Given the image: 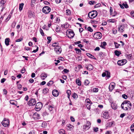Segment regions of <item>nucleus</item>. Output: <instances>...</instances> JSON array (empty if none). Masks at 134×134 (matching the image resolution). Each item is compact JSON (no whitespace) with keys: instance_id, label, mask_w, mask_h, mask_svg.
Here are the masks:
<instances>
[{"instance_id":"nucleus-1","label":"nucleus","mask_w":134,"mask_h":134,"mask_svg":"<svg viewBox=\"0 0 134 134\" xmlns=\"http://www.w3.org/2000/svg\"><path fill=\"white\" fill-rule=\"evenodd\" d=\"M131 106L132 104L130 102L127 100L124 101L121 105V108L125 110H130Z\"/></svg>"},{"instance_id":"nucleus-2","label":"nucleus","mask_w":134,"mask_h":134,"mask_svg":"<svg viewBox=\"0 0 134 134\" xmlns=\"http://www.w3.org/2000/svg\"><path fill=\"white\" fill-rule=\"evenodd\" d=\"M31 116H32L33 118L35 120L38 119L39 118L40 115L36 113H34L32 111H30L29 113Z\"/></svg>"},{"instance_id":"nucleus-3","label":"nucleus","mask_w":134,"mask_h":134,"mask_svg":"<svg viewBox=\"0 0 134 134\" xmlns=\"http://www.w3.org/2000/svg\"><path fill=\"white\" fill-rule=\"evenodd\" d=\"M43 12L45 14L49 13L51 11V8L50 7L45 6L42 9Z\"/></svg>"},{"instance_id":"nucleus-4","label":"nucleus","mask_w":134,"mask_h":134,"mask_svg":"<svg viewBox=\"0 0 134 134\" xmlns=\"http://www.w3.org/2000/svg\"><path fill=\"white\" fill-rule=\"evenodd\" d=\"M42 107V104L40 102L37 103L35 107V109L37 111H39Z\"/></svg>"},{"instance_id":"nucleus-5","label":"nucleus","mask_w":134,"mask_h":134,"mask_svg":"<svg viewBox=\"0 0 134 134\" xmlns=\"http://www.w3.org/2000/svg\"><path fill=\"white\" fill-rule=\"evenodd\" d=\"M9 122L8 120L4 118L2 122V124L4 127L8 126L9 124Z\"/></svg>"},{"instance_id":"nucleus-6","label":"nucleus","mask_w":134,"mask_h":134,"mask_svg":"<svg viewBox=\"0 0 134 134\" xmlns=\"http://www.w3.org/2000/svg\"><path fill=\"white\" fill-rule=\"evenodd\" d=\"M102 34L99 32L95 33L93 35V36L94 38L96 39H100L102 37Z\"/></svg>"},{"instance_id":"nucleus-7","label":"nucleus","mask_w":134,"mask_h":134,"mask_svg":"<svg viewBox=\"0 0 134 134\" xmlns=\"http://www.w3.org/2000/svg\"><path fill=\"white\" fill-rule=\"evenodd\" d=\"M91 124V123L89 121H87L86 124L83 126V129L85 130L88 129L90 128Z\"/></svg>"},{"instance_id":"nucleus-8","label":"nucleus","mask_w":134,"mask_h":134,"mask_svg":"<svg viewBox=\"0 0 134 134\" xmlns=\"http://www.w3.org/2000/svg\"><path fill=\"white\" fill-rule=\"evenodd\" d=\"M127 60L124 59L122 60H118V64L120 66H121L125 64L127 62Z\"/></svg>"},{"instance_id":"nucleus-9","label":"nucleus","mask_w":134,"mask_h":134,"mask_svg":"<svg viewBox=\"0 0 134 134\" xmlns=\"http://www.w3.org/2000/svg\"><path fill=\"white\" fill-rule=\"evenodd\" d=\"M36 103V100L33 99H30L28 102V104L30 106H33L35 105Z\"/></svg>"},{"instance_id":"nucleus-10","label":"nucleus","mask_w":134,"mask_h":134,"mask_svg":"<svg viewBox=\"0 0 134 134\" xmlns=\"http://www.w3.org/2000/svg\"><path fill=\"white\" fill-rule=\"evenodd\" d=\"M48 108L49 110L52 113H53V111L55 109L54 106L53 104L49 105L48 107Z\"/></svg>"},{"instance_id":"nucleus-11","label":"nucleus","mask_w":134,"mask_h":134,"mask_svg":"<svg viewBox=\"0 0 134 134\" xmlns=\"http://www.w3.org/2000/svg\"><path fill=\"white\" fill-rule=\"evenodd\" d=\"M55 51L58 54H60L62 52L61 47L59 46H57L54 49Z\"/></svg>"},{"instance_id":"nucleus-12","label":"nucleus","mask_w":134,"mask_h":134,"mask_svg":"<svg viewBox=\"0 0 134 134\" xmlns=\"http://www.w3.org/2000/svg\"><path fill=\"white\" fill-rule=\"evenodd\" d=\"M74 35V32L72 31L69 32V33L67 34V36L70 38H72Z\"/></svg>"},{"instance_id":"nucleus-13","label":"nucleus","mask_w":134,"mask_h":134,"mask_svg":"<svg viewBox=\"0 0 134 134\" xmlns=\"http://www.w3.org/2000/svg\"><path fill=\"white\" fill-rule=\"evenodd\" d=\"M102 116L105 119H108L109 118V115L108 112H105L103 113L102 115Z\"/></svg>"},{"instance_id":"nucleus-14","label":"nucleus","mask_w":134,"mask_h":134,"mask_svg":"<svg viewBox=\"0 0 134 134\" xmlns=\"http://www.w3.org/2000/svg\"><path fill=\"white\" fill-rule=\"evenodd\" d=\"M93 12H94L95 13H90V14H91V17H90L91 18H94L95 17H96L97 15V13L96 10L93 11ZM90 14V13L88 14V15H89Z\"/></svg>"},{"instance_id":"nucleus-15","label":"nucleus","mask_w":134,"mask_h":134,"mask_svg":"<svg viewBox=\"0 0 134 134\" xmlns=\"http://www.w3.org/2000/svg\"><path fill=\"white\" fill-rule=\"evenodd\" d=\"M119 5L121 8L122 9L124 8V6L126 8H128L129 7V6L126 3H122V5L121 4H119Z\"/></svg>"},{"instance_id":"nucleus-16","label":"nucleus","mask_w":134,"mask_h":134,"mask_svg":"<svg viewBox=\"0 0 134 134\" xmlns=\"http://www.w3.org/2000/svg\"><path fill=\"white\" fill-rule=\"evenodd\" d=\"M52 93L54 97L57 96L59 94L58 91L56 90H53Z\"/></svg>"},{"instance_id":"nucleus-17","label":"nucleus","mask_w":134,"mask_h":134,"mask_svg":"<svg viewBox=\"0 0 134 134\" xmlns=\"http://www.w3.org/2000/svg\"><path fill=\"white\" fill-rule=\"evenodd\" d=\"M47 76V74L45 73H42L41 75V78L42 79L44 80Z\"/></svg>"},{"instance_id":"nucleus-18","label":"nucleus","mask_w":134,"mask_h":134,"mask_svg":"<svg viewBox=\"0 0 134 134\" xmlns=\"http://www.w3.org/2000/svg\"><path fill=\"white\" fill-rule=\"evenodd\" d=\"M86 68L88 70H91L93 69V66L91 64H89L86 66Z\"/></svg>"},{"instance_id":"nucleus-19","label":"nucleus","mask_w":134,"mask_h":134,"mask_svg":"<svg viewBox=\"0 0 134 134\" xmlns=\"http://www.w3.org/2000/svg\"><path fill=\"white\" fill-rule=\"evenodd\" d=\"M10 39L9 38H7L5 40V42L7 46H8L9 44V42Z\"/></svg>"},{"instance_id":"nucleus-20","label":"nucleus","mask_w":134,"mask_h":134,"mask_svg":"<svg viewBox=\"0 0 134 134\" xmlns=\"http://www.w3.org/2000/svg\"><path fill=\"white\" fill-rule=\"evenodd\" d=\"M86 55L88 56L89 57L91 58H93L94 59H96L94 57V56L93 55H92L91 54L88 53H86Z\"/></svg>"},{"instance_id":"nucleus-21","label":"nucleus","mask_w":134,"mask_h":134,"mask_svg":"<svg viewBox=\"0 0 134 134\" xmlns=\"http://www.w3.org/2000/svg\"><path fill=\"white\" fill-rule=\"evenodd\" d=\"M114 86L113 85H109V88L110 91H111L114 88Z\"/></svg>"},{"instance_id":"nucleus-22","label":"nucleus","mask_w":134,"mask_h":134,"mask_svg":"<svg viewBox=\"0 0 134 134\" xmlns=\"http://www.w3.org/2000/svg\"><path fill=\"white\" fill-rule=\"evenodd\" d=\"M59 134H65V131L63 129H61L58 131Z\"/></svg>"},{"instance_id":"nucleus-23","label":"nucleus","mask_w":134,"mask_h":134,"mask_svg":"<svg viewBox=\"0 0 134 134\" xmlns=\"http://www.w3.org/2000/svg\"><path fill=\"white\" fill-rule=\"evenodd\" d=\"M119 31H120V32H122L124 31V26L122 25H120V27H119Z\"/></svg>"},{"instance_id":"nucleus-24","label":"nucleus","mask_w":134,"mask_h":134,"mask_svg":"<svg viewBox=\"0 0 134 134\" xmlns=\"http://www.w3.org/2000/svg\"><path fill=\"white\" fill-rule=\"evenodd\" d=\"M24 5V4L23 3H21L19 4V9L20 11L22 10Z\"/></svg>"},{"instance_id":"nucleus-25","label":"nucleus","mask_w":134,"mask_h":134,"mask_svg":"<svg viewBox=\"0 0 134 134\" xmlns=\"http://www.w3.org/2000/svg\"><path fill=\"white\" fill-rule=\"evenodd\" d=\"M76 82L78 85L79 86L81 85V82L79 80V79H76Z\"/></svg>"},{"instance_id":"nucleus-26","label":"nucleus","mask_w":134,"mask_h":134,"mask_svg":"<svg viewBox=\"0 0 134 134\" xmlns=\"http://www.w3.org/2000/svg\"><path fill=\"white\" fill-rule=\"evenodd\" d=\"M75 50L76 51V53L78 54H81V51L79 49H78L77 48H75Z\"/></svg>"},{"instance_id":"nucleus-27","label":"nucleus","mask_w":134,"mask_h":134,"mask_svg":"<svg viewBox=\"0 0 134 134\" xmlns=\"http://www.w3.org/2000/svg\"><path fill=\"white\" fill-rule=\"evenodd\" d=\"M111 107L112 109H114L115 110L117 109V107L116 104L113 103H111Z\"/></svg>"},{"instance_id":"nucleus-28","label":"nucleus","mask_w":134,"mask_h":134,"mask_svg":"<svg viewBox=\"0 0 134 134\" xmlns=\"http://www.w3.org/2000/svg\"><path fill=\"white\" fill-rule=\"evenodd\" d=\"M49 90L48 88H45L43 89V93L44 94H46L48 91Z\"/></svg>"},{"instance_id":"nucleus-29","label":"nucleus","mask_w":134,"mask_h":134,"mask_svg":"<svg viewBox=\"0 0 134 134\" xmlns=\"http://www.w3.org/2000/svg\"><path fill=\"white\" fill-rule=\"evenodd\" d=\"M66 13L67 15H71V12L70 10L67 9L66 10Z\"/></svg>"},{"instance_id":"nucleus-30","label":"nucleus","mask_w":134,"mask_h":134,"mask_svg":"<svg viewBox=\"0 0 134 134\" xmlns=\"http://www.w3.org/2000/svg\"><path fill=\"white\" fill-rule=\"evenodd\" d=\"M114 123V121H112L108 123L107 124L108 126L109 127H110L113 126Z\"/></svg>"},{"instance_id":"nucleus-31","label":"nucleus","mask_w":134,"mask_h":134,"mask_svg":"<svg viewBox=\"0 0 134 134\" xmlns=\"http://www.w3.org/2000/svg\"><path fill=\"white\" fill-rule=\"evenodd\" d=\"M86 104H92V102H91L90 100L89 99H87L86 100Z\"/></svg>"},{"instance_id":"nucleus-32","label":"nucleus","mask_w":134,"mask_h":134,"mask_svg":"<svg viewBox=\"0 0 134 134\" xmlns=\"http://www.w3.org/2000/svg\"><path fill=\"white\" fill-rule=\"evenodd\" d=\"M107 45L106 42H103L101 44V46L102 48H104V47Z\"/></svg>"},{"instance_id":"nucleus-33","label":"nucleus","mask_w":134,"mask_h":134,"mask_svg":"<svg viewBox=\"0 0 134 134\" xmlns=\"http://www.w3.org/2000/svg\"><path fill=\"white\" fill-rule=\"evenodd\" d=\"M5 3L6 1H5L4 0H2L0 2V4H1V6H3Z\"/></svg>"},{"instance_id":"nucleus-34","label":"nucleus","mask_w":134,"mask_h":134,"mask_svg":"<svg viewBox=\"0 0 134 134\" xmlns=\"http://www.w3.org/2000/svg\"><path fill=\"white\" fill-rule=\"evenodd\" d=\"M52 46L53 47H57L58 46V42H55L53 43L52 44Z\"/></svg>"},{"instance_id":"nucleus-35","label":"nucleus","mask_w":134,"mask_h":134,"mask_svg":"<svg viewBox=\"0 0 134 134\" xmlns=\"http://www.w3.org/2000/svg\"><path fill=\"white\" fill-rule=\"evenodd\" d=\"M53 83V81H50L47 83V85L48 86H50Z\"/></svg>"},{"instance_id":"nucleus-36","label":"nucleus","mask_w":134,"mask_h":134,"mask_svg":"<svg viewBox=\"0 0 134 134\" xmlns=\"http://www.w3.org/2000/svg\"><path fill=\"white\" fill-rule=\"evenodd\" d=\"M67 127L69 129H70L71 130L74 127V126L70 124H68L67 125Z\"/></svg>"},{"instance_id":"nucleus-37","label":"nucleus","mask_w":134,"mask_h":134,"mask_svg":"<svg viewBox=\"0 0 134 134\" xmlns=\"http://www.w3.org/2000/svg\"><path fill=\"white\" fill-rule=\"evenodd\" d=\"M90 83V82L89 81L87 80H85L84 82V84L86 85H88Z\"/></svg>"},{"instance_id":"nucleus-38","label":"nucleus","mask_w":134,"mask_h":134,"mask_svg":"<svg viewBox=\"0 0 134 134\" xmlns=\"http://www.w3.org/2000/svg\"><path fill=\"white\" fill-rule=\"evenodd\" d=\"M14 102H15L16 101L13 100H10V103L13 105H15V103Z\"/></svg>"},{"instance_id":"nucleus-39","label":"nucleus","mask_w":134,"mask_h":134,"mask_svg":"<svg viewBox=\"0 0 134 134\" xmlns=\"http://www.w3.org/2000/svg\"><path fill=\"white\" fill-rule=\"evenodd\" d=\"M127 55V57L129 59H131L132 58V55L131 54Z\"/></svg>"},{"instance_id":"nucleus-40","label":"nucleus","mask_w":134,"mask_h":134,"mask_svg":"<svg viewBox=\"0 0 134 134\" xmlns=\"http://www.w3.org/2000/svg\"><path fill=\"white\" fill-rule=\"evenodd\" d=\"M108 21L109 22L114 23L115 22L116 20L114 19H110L108 20Z\"/></svg>"},{"instance_id":"nucleus-41","label":"nucleus","mask_w":134,"mask_h":134,"mask_svg":"<svg viewBox=\"0 0 134 134\" xmlns=\"http://www.w3.org/2000/svg\"><path fill=\"white\" fill-rule=\"evenodd\" d=\"M131 131L133 132H134V123L133 124L131 127Z\"/></svg>"},{"instance_id":"nucleus-42","label":"nucleus","mask_w":134,"mask_h":134,"mask_svg":"<svg viewBox=\"0 0 134 134\" xmlns=\"http://www.w3.org/2000/svg\"><path fill=\"white\" fill-rule=\"evenodd\" d=\"M25 71L26 70L25 68L23 67L22 68V69L21 70L20 72L22 74H23L25 72Z\"/></svg>"},{"instance_id":"nucleus-43","label":"nucleus","mask_w":134,"mask_h":134,"mask_svg":"<svg viewBox=\"0 0 134 134\" xmlns=\"http://www.w3.org/2000/svg\"><path fill=\"white\" fill-rule=\"evenodd\" d=\"M72 97L73 98H77L78 96L77 94H76L75 93H74L72 96Z\"/></svg>"},{"instance_id":"nucleus-44","label":"nucleus","mask_w":134,"mask_h":134,"mask_svg":"<svg viewBox=\"0 0 134 134\" xmlns=\"http://www.w3.org/2000/svg\"><path fill=\"white\" fill-rule=\"evenodd\" d=\"M90 104H86V106L87 108L89 110H90V105H91Z\"/></svg>"},{"instance_id":"nucleus-45","label":"nucleus","mask_w":134,"mask_h":134,"mask_svg":"<svg viewBox=\"0 0 134 134\" xmlns=\"http://www.w3.org/2000/svg\"><path fill=\"white\" fill-rule=\"evenodd\" d=\"M98 88H95L93 89V92H97L98 91Z\"/></svg>"},{"instance_id":"nucleus-46","label":"nucleus","mask_w":134,"mask_h":134,"mask_svg":"<svg viewBox=\"0 0 134 134\" xmlns=\"http://www.w3.org/2000/svg\"><path fill=\"white\" fill-rule=\"evenodd\" d=\"M115 55L117 56H119L120 54L119 52L117 51H115Z\"/></svg>"},{"instance_id":"nucleus-47","label":"nucleus","mask_w":134,"mask_h":134,"mask_svg":"<svg viewBox=\"0 0 134 134\" xmlns=\"http://www.w3.org/2000/svg\"><path fill=\"white\" fill-rule=\"evenodd\" d=\"M40 32L41 34L43 36H44V35L43 32V30L41 28L40 29Z\"/></svg>"},{"instance_id":"nucleus-48","label":"nucleus","mask_w":134,"mask_h":134,"mask_svg":"<svg viewBox=\"0 0 134 134\" xmlns=\"http://www.w3.org/2000/svg\"><path fill=\"white\" fill-rule=\"evenodd\" d=\"M122 97L123 98L125 99H127L128 97L125 94H122Z\"/></svg>"},{"instance_id":"nucleus-49","label":"nucleus","mask_w":134,"mask_h":134,"mask_svg":"<svg viewBox=\"0 0 134 134\" xmlns=\"http://www.w3.org/2000/svg\"><path fill=\"white\" fill-rule=\"evenodd\" d=\"M47 124L45 122H43L41 126L42 127L45 128Z\"/></svg>"},{"instance_id":"nucleus-50","label":"nucleus","mask_w":134,"mask_h":134,"mask_svg":"<svg viewBox=\"0 0 134 134\" xmlns=\"http://www.w3.org/2000/svg\"><path fill=\"white\" fill-rule=\"evenodd\" d=\"M101 5V4L100 3H98L96 4L94 6V8H96L99 7Z\"/></svg>"},{"instance_id":"nucleus-51","label":"nucleus","mask_w":134,"mask_h":134,"mask_svg":"<svg viewBox=\"0 0 134 134\" xmlns=\"http://www.w3.org/2000/svg\"><path fill=\"white\" fill-rule=\"evenodd\" d=\"M35 47H37L36 49L35 50H34V51L32 52L33 53H36L37 52L38 50V47H37V46L36 45L35 46Z\"/></svg>"},{"instance_id":"nucleus-52","label":"nucleus","mask_w":134,"mask_h":134,"mask_svg":"<svg viewBox=\"0 0 134 134\" xmlns=\"http://www.w3.org/2000/svg\"><path fill=\"white\" fill-rule=\"evenodd\" d=\"M114 44L116 48H118L119 46H120V44H119L116 42H114Z\"/></svg>"},{"instance_id":"nucleus-53","label":"nucleus","mask_w":134,"mask_h":134,"mask_svg":"<svg viewBox=\"0 0 134 134\" xmlns=\"http://www.w3.org/2000/svg\"><path fill=\"white\" fill-rule=\"evenodd\" d=\"M16 23L15 21L13 22L12 24V27L13 28H14L15 27V24H16Z\"/></svg>"},{"instance_id":"nucleus-54","label":"nucleus","mask_w":134,"mask_h":134,"mask_svg":"<svg viewBox=\"0 0 134 134\" xmlns=\"http://www.w3.org/2000/svg\"><path fill=\"white\" fill-rule=\"evenodd\" d=\"M87 30L90 32H92L93 31V29L90 26L87 28Z\"/></svg>"},{"instance_id":"nucleus-55","label":"nucleus","mask_w":134,"mask_h":134,"mask_svg":"<svg viewBox=\"0 0 134 134\" xmlns=\"http://www.w3.org/2000/svg\"><path fill=\"white\" fill-rule=\"evenodd\" d=\"M95 2L93 1H91L89 2V3L91 5H92L94 4Z\"/></svg>"},{"instance_id":"nucleus-56","label":"nucleus","mask_w":134,"mask_h":134,"mask_svg":"<svg viewBox=\"0 0 134 134\" xmlns=\"http://www.w3.org/2000/svg\"><path fill=\"white\" fill-rule=\"evenodd\" d=\"M32 15V14L31 11H30L28 13V16L30 17H31Z\"/></svg>"},{"instance_id":"nucleus-57","label":"nucleus","mask_w":134,"mask_h":134,"mask_svg":"<svg viewBox=\"0 0 134 134\" xmlns=\"http://www.w3.org/2000/svg\"><path fill=\"white\" fill-rule=\"evenodd\" d=\"M66 93L68 95H70L71 93L70 90H67L66 91Z\"/></svg>"},{"instance_id":"nucleus-58","label":"nucleus","mask_w":134,"mask_h":134,"mask_svg":"<svg viewBox=\"0 0 134 134\" xmlns=\"http://www.w3.org/2000/svg\"><path fill=\"white\" fill-rule=\"evenodd\" d=\"M63 71L64 72L66 73H68L69 71V70L66 69H64Z\"/></svg>"},{"instance_id":"nucleus-59","label":"nucleus","mask_w":134,"mask_h":134,"mask_svg":"<svg viewBox=\"0 0 134 134\" xmlns=\"http://www.w3.org/2000/svg\"><path fill=\"white\" fill-rule=\"evenodd\" d=\"M18 88L19 89V90L21 89L22 88V86L21 85H20V84H18Z\"/></svg>"},{"instance_id":"nucleus-60","label":"nucleus","mask_w":134,"mask_h":134,"mask_svg":"<svg viewBox=\"0 0 134 134\" xmlns=\"http://www.w3.org/2000/svg\"><path fill=\"white\" fill-rule=\"evenodd\" d=\"M29 82L31 83H32L34 82V80L32 79H30L29 80Z\"/></svg>"},{"instance_id":"nucleus-61","label":"nucleus","mask_w":134,"mask_h":134,"mask_svg":"<svg viewBox=\"0 0 134 134\" xmlns=\"http://www.w3.org/2000/svg\"><path fill=\"white\" fill-rule=\"evenodd\" d=\"M3 92L4 94L5 95L7 93V91L5 89H4L3 90Z\"/></svg>"},{"instance_id":"nucleus-62","label":"nucleus","mask_w":134,"mask_h":134,"mask_svg":"<svg viewBox=\"0 0 134 134\" xmlns=\"http://www.w3.org/2000/svg\"><path fill=\"white\" fill-rule=\"evenodd\" d=\"M98 128L97 127L94 128V131L95 132H96L98 131Z\"/></svg>"},{"instance_id":"nucleus-63","label":"nucleus","mask_w":134,"mask_h":134,"mask_svg":"<svg viewBox=\"0 0 134 134\" xmlns=\"http://www.w3.org/2000/svg\"><path fill=\"white\" fill-rule=\"evenodd\" d=\"M70 119L71 121L72 122H74L75 121L74 118L72 116L70 117Z\"/></svg>"},{"instance_id":"nucleus-64","label":"nucleus","mask_w":134,"mask_h":134,"mask_svg":"<svg viewBox=\"0 0 134 134\" xmlns=\"http://www.w3.org/2000/svg\"><path fill=\"white\" fill-rule=\"evenodd\" d=\"M29 134H35V131H30L29 133Z\"/></svg>"}]
</instances>
